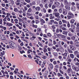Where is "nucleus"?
<instances>
[{"label":"nucleus","instance_id":"obj_61","mask_svg":"<svg viewBox=\"0 0 79 79\" xmlns=\"http://www.w3.org/2000/svg\"><path fill=\"white\" fill-rule=\"evenodd\" d=\"M43 36L44 37H45L46 38H47L48 37H47V35L45 34H44Z\"/></svg>","mask_w":79,"mask_h":79},{"label":"nucleus","instance_id":"obj_7","mask_svg":"<svg viewBox=\"0 0 79 79\" xmlns=\"http://www.w3.org/2000/svg\"><path fill=\"white\" fill-rule=\"evenodd\" d=\"M68 31H64L62 32L63 34L65 35H68Z\"/></svg>","mask_w":79,"mask_h":79},{"label":"nucleus","instance_id":"obj_36","mask_svg":"<svg viewBox=\"0 0 79 79\" xmlns=\"http://www.w3.org/2000/svg\"><path fill=\"white\" fill-rule=\"evenodd\" d=\"M49 66L51 68V69H53V65L52 64H49Z\"/></svg>","mask_w":79,"mask_h":79},{"label":"nucleus","instance_id":"obj_40","mask_svg":"<svg viewBox=\"0 0 79 79\" xmlns=\"http://www.w3.org/2000/svg\"><path fill=\"white\" fill-rule=\"evenodd\" d=\"M71 5H72V6H74L75 5V3H74V2H71Z\"/></svg>","mask_w":79,"mask_h":79},{"label":"nucleus","instance_id":"obj_2","mask_svg":"<svg viewBox=\"0 0 79 79\" xmlns=\"http://www.w3.org/2000/svg\"><path fill=\"white\" fill-rule=\"evenodd\" d=\"M60 13L58 12H55L54 13V15L55 17H57V18L60 17Z\"/></svg>","mask_w":79,"mask_h":79},{"label":"nucleus","instance_id":"obj_48","mask_svg":"<svg viewBox=\"0 0 79 79\" xmlns=\"http://www.w3.org/2000/svg\"><path fill=\"white\" fill-rule=\"evenodd\" d=\"M52 10L50 9H48V13H52Z\"/></svg>","mask_w":79,"mask_h":79},{"label":"nucleus","instance_id":"obj_54","mask_svg":"<svg viewBox=\"0 0 79 79\" xmlns=\"http://www.w3.org/2000/svg\"><path fill=\"white\" fill-rule=\"evenodd\" d=\"M15 4H16V5H17L18 6V5H19V4H20V3H19V2H16Z\"/></svg>","mask_w":79,"mask_h":79},{"label":"nucleus","instance_id":"obj_43","mask_svg":"<svg viewBox=\"0 0 79 79\" xmlns=\"http://www.w3.org/2000/svg\"><path fill=\"white\" fill-rule=\"evenodd\" d=\"M32 27H35V28H37V26L36 25H35L34 24H33L32 25Z\"/></svg>","mask_w":79,"mask_h":79},{"label":"nucleus","instance_id":"obj_49","mask_svg":"<svg viewBox=\"0 0 79 79\" xmlns=\"http://www.w3.org/2000/svg\"><path fill=\"white\" fill-rule=\"evenodd\" d=\"M18 48H19V50H22V48H21V46H18Z\"/></svg>","mask_w":79,"mask_h":79},{"label":"nucleus","instance_id":"obj_41","mask_svg":"<svg viewBox=\"0 0 79 79\" xmlns=\"http://www.w3.org/2000/svg\"><path fill=\"white\" fill-rule=\"evenodd\" d=\"M64 3L65 4H66V5H67V4H68V1L66 0L64 1Z\"/></svg>","mask_w":79,"mask_h":79},{"label":"nucleus","instance_id":"obj_46","mask_svg":"<svg viewBox=\"0 0 79 79\" xmlns=\"http://www.w3.org/2000/svg\"><path fill=\"white\" fill-rule=\"evenodd\" d=\"M62 30H63V31H66L67 29L65 27H63L62 28Z\"/></svg>","mask_w":79,"mask_h":79},{"label":"nucleus","instance_id":"obj_37","mask_svg":"<svg viewBox=\"0 0 79 79\" xmlns=\"http://www.w3.org/2000/svg\"><path fill=\"white\" fill-rule=\"evenodd\" d=\"M47 36L48 37H52V35L51 34L48 33L47 34Z\"/></svg>","mask_w":79,"mask_h":79},{"label":"nucleus","instance_id":"obj_32","mask_svg":"<svg viewBox=\"0 0 79 79\" xmlns=\"http://www.w3.org/2000/svg\"><path fill=\"white\" fill-rule=\"evenodd\" d=\"M48 0H42V3H46V2Z\"/></svg>","mask_w":79,"mask_h":79},{"label":"nucleus","instance_id":"obj_19","mask_svg":"<svg viewBox=\"0 0 79 79\" xmlns=\"http://www.w3.org/2000/svg\"><path fill=\"white\" fill-rule=\"evenodd\" d=\"M35 10H37V11H39L40 10V7H37L35 8Z\"/></svg>","mask_w":79,"mask_h":79},{"label":"nucleus","instance_id":"obj_23","mask_svg":"<svg viewBox=\"0 0 79 79\" xmlns=\"http://www.w3.org/2000/svg\"><path fill=\"white\" fill-rule=\"evenodd\" d=\"M71 39L73 40H75L76 37H75L74 36H73L71 37Z\"/></svg>","mask_w":79,"mask_h":79},{"label":"nucleus","instance_id":"obj_58","mask_svg":"<svg viewBox=\"0 0 79 79\" xmlns=\"http://www.w3.org/2000/svg\"><path fill=\"white\" fill-rule=\"evenodd\" d=\"M35 19H39V16L38 15H36L35 16Z\"/></svg>","mask_w":79,"mask_h":79},{"label":"nucleus","instance_id":"obj_42","mask_svg":"<svg viewBox=\"0 0 79 79\" xmlns=\"http://www.w3.org/2000/svg\"><path fill=\"white\" fill-rule=\"evenodd\" d=\"M10 15H11V14H10L7 13L6 17H7V18H9V16H10Z\"/></svg>","mask_w":79,"mask_h":79},{"label":"nucleus","instance_id":"obj_27","mask_svg":"<svg viewBox=\"0 0 79 79\" xmlns=\"http://www.w3.org/2000/svg\"><path fill=\"white\" fill-rule=\"evenodd\" d=\"M14 11L15 12H17V11H18V8H14Z\"/></svg>","mask_w":79,"mask_h":79},{"label":"nucleus","instance_id":"obj_35","mask_svg":"<svg viewBox=\"0 0 79 79\" xmlns=\"http://www.w3.org/2000/svg\"><path fill=\"white\" fill-rule=\"evenodd\" d=\"M40 21L41 22V23H45V21H44V19H40Z\"/></svg>","mask_w":79,"mask_h":79},{"label":"nucleus","instance_id":"obj_53","mask_svg":"<svg viewBox=\"0 0 79 79\" xmlns=\"http://www.w3.org/2000/svg\"><path fill=\"white\" fill-rule=\"evenodd\" d=\"M76 7L77 8H78V7H79V3H77L76 4Z\"/></svg>","mask_w":79,"mask_h":79},{"label":"nucleus","instance_id":"obj_9","mask_svg":"<svg viewBox=\"0 0 79 79\" xmlns=\"http://www.w3.org/2000/svg\"><path fill=\"white\" fill-rule=\"evenodd\" d=\"M60 16L58 17L55 18V20L56 21H58V22L59 21H60Z\"/></svg>","mask_w":79,"mask_h":79},{"label":"nucleus","instance_id":"obj_63","mask_svg":"<svg viewBox=\"0 0 79 79\" xmlns=\"http://www.w3.org/2000/svg\"><path fill=\"white\" fill-rule=\"evenodd\" d=\"M70 45H73V41H71L70 42Z\"/></svg>","mask_w":79,"mask_h":79},{"label":"nucleus","instance_id":"obj_3","mask_svg":"<svg viewBox=\"0 0 79 79\" xmlns=\"http://www.w3.org/2000/svg\"><path fill=\"white\" fill-rule=\"evenodd\" d=\"M68 13V11L65 9H63V14L64 15H67V13Z\"/></svg>","mask_w":79,"mask_h":79},{"label":"nucleus","instance_id":"obj_59","mask_svg":"<svg viewBox=\"0 0 79 79\" xmlns=\"http://www.w3.org/2000/svg\"><path fill=\"white\" fill-rule=\"evenodd\" d=\"M39 5L41 8H43L44 6L42 4H40Z\"/></svg>","mask_w":79,"mask_h":79},{"label":"nucleus","instance_id":"obj_21","mask_svg":"<svg viewBox=\"0 0 79 79\" xmlns=\"http://www.w3.org/2000/svg\"><path fill=\"white\" fill-rule=\"evenodd\" d=\"M32 9H31V8H29L28 9L27 11L28 13H31L32 12Z\"/></svg>","mask_w":79,"mask_h":79},{"label":"nucleus","instance_id":"obj_1","mask_svg":"<svg viewBox=\"0 0 79 79\" xmlns=\"http://www.w3.org/2000/svg\"><path fill=\"white\" fill-rule=\"evenodd\" d=\"M69 47L70 48V49L73 51L76 50V47H74V45H69Z\"/></svg>","mask_w":79,"mask_h":79},{"label":"nucleus","instance_id":"obj_22","mask_svg":"<svg viewBox=\"0 0 79 79\" xmlns=\"http://www.w3.org/2000/svg\"><path fill=\"white\" fill-rule=\"evenodd\" d=\"M62 21L63 23H65V24H66L67 23V21L65 20H62Z\"/></svg>","mask_w":79,"mask_h":79},{"label":"nucleus","instance_id":"obj_47","mask_svg":"<svg viewBox=\"0 0 79 79\" xmlns=\"http://www.w3.org/2000/svg\"><path fill=\"white\" fill-rule=\"evenodd\" d=\"M44 76L45 78V79H47V74H44Z\"/></svg>","mask_w":79,"mask_h":79},{"label":"nucleus","instance_id":"obj_55","mask_svg":"<svg viewBox=\"0 0 79 79\" xmlns=\"http://www.w3.org/2000/svg\"><path fill=\"white\" fill-rule=\"evenodd\" d=\"M25 1L27 3H30L31 2V0H25Z\"/></svg>","mask_w":79,"mask_h":79},{"label":"nucleus","instance_id":"obj_8","mask_svg":"<svg viewBox=\"0 0 79 79\" xmlns=\"http://www.w3.org/2000/svg\"><path fill=\"white\" fill-rule=\"evenodd\" d=\"M37 32H39L40 33H42V30L41 28H37Z\"/></svg>","mask_w":79,"mask_h":79},{"label":"nucleus","instance_id":"obj_5","mask_svg":"<svg viewBox=\"0 0 79 79\" xmlns=\"http://www.w3.org/2000/svg\"><path fill=\"white\" fill-rule=\"evenodd\" d=\"M65 9L68 11H69V10H70V7L68 5L65 6Z\"/></svg>","mask_w":79,"mask_h":79},{"label":"nucleus","instance_id":"obj_33","mask_svg":"<svg viewBox=\"0 0 79 79\" xmlns=\"http://www.w3.org/2000/svg\"><path fill=\"white\" fill-rule=\"evenodd\" d=\"M52 16H53V15H52V14H50L49 15V16L50 17H51L50 18V19H53V18L52 17Z\"/></svg>","mask_w":79,"mask_h":79},{"label":"nucleus","instance_id":"obj_64","mask_svg":"<svg viewBox=\"0 0 79 79\" xmlns=\"http://www.w3.org/2000/svg\"><path fill=\"white\" fill-rule=\"evenodd\" d=\"M38 44H39V45L40 46V47H43V46H42V44L40 43L39 42Z\"/></svg>","mask_w":79,"mask_h":79},{"label":"nucleus","instance_id":"obj_20","mask_svg":"<svg viewBox=\"0 0 79 79\" xmlns=\"http://www.w3.org/2000/svg\"><path fill=\"white\" fill-rule=\"evenodd\" d=\"M68 35L69 37H71L73 35V34L71 33V32H69L68 33Z\"/></svg>","mask_w":79,"mask_h":79},{"label":"nucleus","instance_id":"obj_4","mask_svg":"<svg viewBox=\"0 0 79 79\" xmlns=\"http://www.w3.org/2000/svg\"><path fill=\"white\" fill-rule=\"evenodd\" d=\"M54 5L56 6H59L60 5V3L58 2H54Z\"/></svg>","mask_w":79,"mask_h":79},{"label":"nucleus","instance_id":"obj_17","mask_svg":"<svg viewBox=\"0 0 79 79\" xmlns=\"http://www.w3.org/2000/svg\"><path fill=\"white\" fill-rule=\"evenodd\" d=\"M67 51L69 52V53H73V51L71 50V49L69 48L67 49Z\"/></svg>","mask_w":79,"mask_h":79},{"label":"nucleus","instance_id":"obj_39","mask_svg":"<svg viewBox=\"0 0 79 79\" xmlns=\"http://www.w3.org/2000/svg\"><path fill=\"white\" fill-rule=\"evenodd\" d=\"M52 4L51 3H50L49 2V4H48V6L49 8H51V7H52Z\"/></svg>","mask_w":79,"mask_h":79},{"label":"nucleus","instance_id":"obj_16","mask_svg":"<svg viewBox=\"0 0 79 79\" xmlns=\"http://www.w3.org/2000/svg\"><path fill=\"white\" fill-rule=\"evenodd\" d=\"M70 56L71 58L73 59L74 58V56L73 54H71L70 55Z\"/></svg>","mask_w":79,"mask_h":79},{"label":"nucleus","instance_id":"obj_29","mask_svg":"<svg viewBox=\"0 0 79 79\" xmlns=\"http://www.w3.org/2000/svg\"><path fill=\"white\" fill-rule=\"evenodd\" d=\"M55 8H56V6L55 5H52V9L54 10Z\"/></svg>","mask_w":79,"mask_h":79},{"label":"nucleus","instance_id":"obj_38","mask_svg":"<svg viewBox=\"0 0 79 79\" xmlns=\"http://www.w3.org/2000/svg\"><path fill=\"white\" fill-rule=\"evenodd\" d=\"M43 12H44V13H46L47 10H46L45 9V8H43Z\"/></svg>","mask_w":79,"mask_h":79},{"label":"nucleus","instance_id":"obj_24","mask_svg":"<svg viewBox=\"0 0 79 79\" xmlns=\"http://www.w3.org/2000/svg\"><path fill=\"white\" fill-rule=\"evenodd\" d=\"M75 45L77 47H78L79 46V42H77L75 43Z\"/></svg>","mask_w":79,"mask_h":79},{"label":"nucleus","instance_id":"obj_30","mask_svg":"<svg viewBox=\"0 0 79 79\" xmlns=\"http://www.w3.org/2000/svg\"><path fill=\"white\" fill-rule=\"evenodd\" d=\"M44 7H45V8L47 9V8H48V4L46 3L45 5H44Z\"/></svg>","mask_w":79,"mask_h":79},{"label":"nucleus","instance_id":"obj_14","mask_svg":"<svg viewBox=\"0 0 79 79\" xmlns=\"http://www.w3.org/2000/svg\"><path fill=\"white\" fill-rule=\"evenodd\" d=\"M68 14L69 15H70L71 16H74V14H73L70 11H69Z\"/></svg>","mask_w":79,"mask_h":79},{"label":"nucleus","instance_id":"obj_45","mask_svg":"<svg viewBox=\"0 0 79 79\" xmlns=\"http://www.w3.org/2000/svg\"><path fill=\"white\" fill-rule=\"evenodd\" d=\"M59 12L60 13H62V9L61 8L59 9Z\"/></svg>","mask_w":79,"mask_h":79},{"label":"nucleus","instance_id":"obj_13","mask_svg":"<svg viewBox=\"0 0 79 79\" xmlns=\"http://www.w3.org/2000/svg\"><path fill=\"white\" fill-rule=\"evenodd\" d=\"M72 67V69H74V70H76V71L77 69H78V68L77 67H76L74 66H73Z\"/></svg>","mask_w":79,"mask_h":79},{"label":"nucleus","instance_id":"obj_60","mask_svg":"<svg viewBox=\"0 0 79 79\" xmlns=\"http://www.w3.org/2000/svg\"><path fill=\"white\" fill-rule=\"evenodd\" d=\"M59 23L60 25H61V24H62V22L61 21H60L59 22Z\"/></svg>","mask_w":79,"mask_h":79},{"label":"nucleus","instance_id":"obj_51","mask_svg":"<svg viewBox=\"0 0 79 79\" xmlns=\"http://www.w3.org/2000/svg\"><path fill=\"white\" fill-rule=\"evenodd\" d=\"M77 29V32H79V27H77L76 28Z\"/></svg>","mask_w":79,"mask_h":79},{"label":"nucleus","instance_id":"obj_25","mask_svg":"<svg viewBox=\"0 0 79 79\" xmlns=\"http://www.w3.org/2000/svg\"><path fill=\"white\" fill-rule=\"evenodd\" d=\"M67 71L68 73H71V68H68L67 70Z\"/></svg>","mask_w":79,"mask_h":79},{"label":"nucleus","instance_id":"obj_50","mask_svg":"<svg viewBox=\"0 0 79 79\" xmlns=\"http://www.w3.org/2000/svg\"><path fill=\"white\" fill-rule=\"evenodd\" d=\"M74 54H75L76 55L77 54H78L79 53V52L77 51H75L74 52Z\"/></svg>","mask_w":79,"mask_h":79},{"label":"nucleus","instance_id":"obj_11","mask_svg":"<svg viewBox=\"0 0 79 79\" xmlns=\"http://www.w3.org/2000/svg\"><path fill=\"white\" fill-rule=\"evenodd\" d=\"M71 10L73 11H75L76 10V7L74 6H72L71 7Z\"/></svg>","mask_w":79,"mask_h":79},{"label":"nucleus","instance_id":"obj_52","mask_svg":"<svg viewBox=\"0 0 79 79\" xmlns=\"http://www.w3.org/2000/svg\"><path fill=\"white\" fill-rule=\"evenodd\" d=\"M23 20L25 21H27V18L26 17H23Z\"/></svg>","mask_w":79,"mask_h":79},{"label":"nucleus","instance_id":"obj_18","mask_svg":"<svg viewBox=\"0 0 79 79\" xmlns=\"http://www.w3.org/2000/svg\"><path fill=\"white\" fill-rule=\"evenodd\" d=\"M15 45H15V44H12L10 46V48H14Z\"/></svg>","mask_w":79,"mask_h":79},{"label":"nucleus","instance_id":"obj_10","mask_svg":"<svg viewBox=\"0 0 79 79\" xmlns=\"http://www.w3.org/2000/svg\"><path fill=\"white\" fill-rule=\"evenodd\" d=\"M67 18L69 19H71V18H74V16L73 15H67Z\"/></svg>","mask_w":79,"mask_h":79},{"label":"nucleus","instance_id":"obj_6","mask_svg":"<svg viewBox=\"0 0 79 79\" xmlns=\"http://www.w3.org/2000/svg\"><path fill=\"white\" fill-rule=\"evenodd\" d=\"M6 26H8L10 27V26H13V24L11 23H6Z\"/></svg>","mask_w":79,"mask_h":79},{"label":"nucleus","instance_id":"obj_44","mask_svg":"<svg viewBox=\"0 0 79 79\" xmlns=\"http://www.w3.org/2000/svg\"><path fill=\"white\" fill-rule=\"evenodd\" d=\"M50 2L49 3H53V1H54V0H49Z\"/></svg>","mask_w":79,"mask_h":79},{"label":"nucleus","instance_id":"obj_31","mask_svg":"<svg viewBox=\"0 0 79 79\" xmlns=\"http://www.w3.org/2000/svg\"><path fill=\"white\" fill-rule=\"evenodd\" d=\"M57 76L59 77H60V76H63V75L61 74L60 73H57Z\"/></svg>","mask_w":79,"mask_h":79},{"label":"nucleus","instance_id":"obj_15","mask_svg":"<svg viewBox=\"0 0 79 79\" xmlns=\"http://www.w3.org/2000/svg\"><path fill=\"white\" fill-rule=\"evenodd\" d=\"M69 31L73 33H74V32H75L74 30H73V29L71 28H69Z\"/></svg>","mask_w":79,"mask_h":79},{"label":"nucleus","instance_id":"obj_62","mask_svg":"<svg viewBox=\"0 0 79 79\" xmlns=\"http://www.w3.org/2000/svg\"><path fill=\"white\" fill-rule=\"evenodd\" d=\"M61 26H63L64 27H66V25L65 24H63Z\"/></svg>","mask_w":79,"mask_h":79},{"label":"nucleus","instance_id":"obj_57","mask_svg":"<svg viewBox=\"0 0 79 79\" xmlns=\"http://www.w3.org/2000/svg\"><path fill=\"white\" fill-rule=\"evenodd\" d=\"M67 26L68 27H70V24H69V22H68V23Z\"/></svg>","mask_w":79,"mask_h":79},{"label":"nucleus","instance_id":"obj_56","mask_svg":"<svg viewBox=\"0 0 79 79\" xmlns=\"http://www.w3.org/2000/svg\"><path fill=\"white\" fill-rule=\"evenodd\" d=\"M52 29H55L56 27H55V25H53L52 26Z\"/></svg>","mask_w":79,"mask_h":79},{"label":"nucleus","instance_id":"obj_34","mask_svg":"<svg viewBox=\"0 0 79 79\" xmlns=\"http://www.w3.org/2000/svg\"><path fill=\"white\" fill-rule=\"evenodd\" d=\"M75 21V20L73 19H72V20L71 21H70V23H71L72 24H73V23H74V21Z\"/></svg>","mask_w":79,"mask_h":79},{"label":"nucleus","instance_id":"obj_26","mask_svg":"<svg viewBox=\"0 0 79 79\" xmlns=\"http://www.w3.org/2000/svg\"><path fill=\"white\" fill-rule=\"evenodd\" d=\"M14 21H15V24H18V20L17 19H15Z\"/></svg>","mask_w":79,"mask_h":79},{"label":"nucleus","instance_id":"obj_28","mask_svg":"<svg viewBox=\"0 0 79 79\" xmlns=\"http://www.w3.org/2000/svg\"><path fill=\"white\" fill-rule=\"evenodd\" d=\"M71 27L73 29H75V26H74V25L72 24L71 26Z\"/></svg>","mask_w":79,"mask_h":79},{"label":"nucleus","instance_id":"obj_12","mask_svg":"<svg viewBox=\"0 0 79 79\" xmlns=\"http://www.w3.org/2000/svg\"><path fill=\"white\" fill-rule=\"evenodd\" d=\"M15 25L16 26L18 27L19 29H22V27L20 26L18 24H16Z\"/></svg>","mask_w":79,"mask_h":79}]
</instances>
